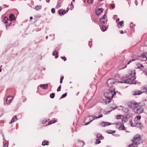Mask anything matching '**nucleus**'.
<instances>
[{
  "label": "nucleus",
  "instance_id": "nucleus-1",
  "mask_svg": "<svg viewBox=\"0 0 147 147\" xmlns=\"http://www.w3.org/2000/svg\"><path fill=\"white\" fill-rule=\"evenodd\" d=\"M128 106L130 108L133 110L135 113L140 114L144 111L143 107L145 106L144 103H137L134 101L129 102Z\"/></svg>",
  "mask_w": 147,
  "mask_h": 147
},
{
  "label": "nucleus",
  "instance_id": "nucleus-2",
  "mask_svg": "<svg viewBox=\"0 0 147 147\" xmlns=\"http://www.w3.org/2000/svg\"><path fill=\"white\" fill-rule=\"evenodd\" d=\"M129 74V75L128 76L123 77L121 80V81L119 82L126 83L136 84V82L134 81L135 78L134 77L136 74L135 71H131Z\"/></svg>",
  "mask_w": 147,
  "mask_h": 147
},
{
  "label": "nucleus",
  "instance_id": "nucleus-3",
  "mask_svg": "<svg viewBox=\"0 0 147 147\" xmlns=\"http://www.w3.org/2000/svg\"><path fill=\"white\" fill-rule=\"evenodd\" d=\"M115 90L114 88L109 89L107 92L104 93V96L106 98L105 100L106 104L110 102L113 96L116 94V92L114 91Z\"/></svg>",
  "mask_w": 147,
  "mask_h": 147
},
{
  "label": "nucleus",
  "instance_id": "nucleus-4",
  "mask_svg": "<svg viewBox=\"0 0 147 147\" xmlns=\"http://www.w3.org/2000/svg\"><path fill=\"white\" fill-rule=\"evenodd\" d=\"M143 142V140L141 139V136L140 135L137 134L134 137L133 143L135 145L137 146L138 144L142 143Z\"/></svg>",
  "mask_w": 147,
  "mask_h": 147
},
{
  "label": "nucleus",
  "instance_id": "nucleus-5",
  "mask_svg": "<svg viewBox=\"0 0 147 147\" xmlns=\"http://www.w3.org/2000/svg\"><path fill=\"white\" fill-rule=\"evenodd\" d=\"M108 86L109 89L114 88L115 85L117 84L115 80L114 79H109L107 82Z\"/></svg>",
  "mask_w": 147,
  "mask_h": 147
},
{
  "label": "nucleus",
  "instance_id": "nucleus-6",
  "mask_svg": "<svg viewBox=\"0 0 147 147\" xmlns=\"http://www.w3.org/2000/svg\"><path fill=\"white\" fill-rule=\"evenodd\" d=\"M103 109H101L100 112H96L94 113L93 116L90 115L91 117L92 118H95L96 119L99 118L103 117L101 113L102 112Z\"/></svg>",
  "mask_w": 147,
  "mask_h": 147
},
{
  "label": "nucleus",
  "instance_id": "nucleus-7",
  "mask_svg": "<svg viewBox=\"0 0 147 147\" xmlns=\"http://www.w3.org/2000/svg\"><path fill=\"white\" fill-rule=\"evenodd\" d=\"M100 22L102 24H107V18L106 14H104L102 18L100 19Z\"/></svg>",
  "mask_w": 147,
  "mask_h": 147
},
{
  "label": "nucleus",
  "instance_id": "nucleus-8",
  "mask_svg": "<svg viewBox=\"0 0 147 147\" xmlns=\"http://www.w3.org/2000/svg\"><path fill=\"white\" fill-rule=\"evenodd\" d=\"M3 22L6 24V26H9L11 23L10 20H9L8 18L7 17H5L3 20Z\"/></svg>",
  "mask_w": 147,
  "mask_h": 147
},
{
  "label": "nucleus",
  "instance_id": "nucleus-9",
  "mask_svg": "<svg viewBox=\"0 0 147 147\" xmlns=\"http://www.w3.org/2000/svg\"><path fill=\"white\" fill-rule=\"evenodd\" d=\"M117 127H118V129L119 130H125L126 129V127H124V125L121 123L119 124V123L117 124Z\"/></svg>",
  "mask_w": 147,
  "mask_h": 147
},
{
  "label": "nucleus",
  "instance_id": "nucleus-10",
  "mask_svg": "<svg viewBox=\"0 0 147 147\" xmlns=\"http://www.w3.org/2000/svg\"><path fill=\"white\" fill-rule=\"evenodd\" d=\"M134 122L136 127H141L142 126L141 123L139 120H137L134 119Z\"/></svg>",
  "mask_w": 147,
  "mask_h": 147
},
{
  "label": "nucleus",
  "instance_id": "nucleus-11",
  "mask_svg": "<svg viewBox=\"0 0 147 147\" xmlns=\"http://www.w3.org/2000/svg\"><path fill=\"white\" fill-rule=\"evenodd\" d=\"M111 123L109 122H103L100 123V125H102V127H105L106 126H109L111 125Z\"/></svg>",
  "mask_w": 147,
  "mask_h": 147
},
{
  "label": "nucleus",
  "instance_id": "nucleus-12",
  "mask_svg": "<svg viewBox=\"0 0 147 147\" xmlns=\"http://www.w3.org/2000/svg\"><path fill=\"white\" fill-rule=\"evenodd\" d=\"M13 99V98L11 96H8L7 97L6 102L7 104H9L11 102V100Z\"/></svg>",
  "mask_w": 147,
  "mask_h": 147
},
{
  "label": "nucleus",
  "instance_id": "nucleus-13",
  "mask_svg": "<svg viewBox=\"0 0 147 147\" xmlns=\"http://www.w3.org/2000/svg\"><path fill=\"white\" fill-rule=\"evenodd\" d=\"M40 86L43 89H46L48 87V84H40Z\"/></svg>",
  "mask_w": 147,
  "mask_h": 147
},
{
  "label": "nucleus",
  "instance_id": "nucleus-14",
  "mask_svg": "<svg viewBox=\"0 0 147 147\" xmlns=\"http://www.w3.org/2000/svg\"><path fill=\"white\" fill-rule=\"evenodd\" d=\"M58 49V48H56L55 49V50L54 51L53 54V55H55V58H57L58 57V56L57 55L58 53L57 51V50Z\"/></svg>",
  "mask_w": 147,
  "mask_h": 147
},
{
  "label": "nucleus",
  "instance_id": "nucleus-15",
  "mask_svg": "<svg viewBox=\"0 0 147 147\" xmlns=\"http://www.w3.org/2000/svg\"><path fill=\"white\" fill-rule=\"evenodd\" d=\"M120 107H122V110L124 112L126 113V114L128 113L129 110L127 108L123 107V106H121Z\"/></svg>",
  "mask_w": 147,
  "mask_h": 147
},
{
  "label": "nucleus",
  "instance_id": "nucleus-16",
  "mask_svg": "<svg viewBox=\"0 0 147 147\" xmlns=\"http://www.w3.org/2000/svg\"><path fill=\"white\" fill-rule=\"evenodd\" d=\"M142 90L143 92L147 94V86H144L142 87Z\"/></svg>",
  "mask_w": 147,
  "mask_h": 147
},
{
  "label": "nucleus",
  "instance_id": "nucleus-17",
  "mask_svg": "<svg viewBox=\"0 0 147 147\" xmlns=\"http://www.w3.org/2000/svg\"><path fill=\"white\" fill-rule=\"evenodd\" d=\"M102 8H98L97 9L96 11V15H98L100 13L102 12Z\"/></svg>",
  "mask_w": 147,
  "mask_h": 147
},
{
  "label": "nucleus",
  "instance_id": "nucleus-18",
  "mask_svg": "<svg viewBox=\"0 0 147 147\" xmlns=\"http://www.w3.org/2000/svg\"><path fill=\"white\" fill-rule=\"evenodd\" d=\"M96 137L98 140H103L104 138V137L100 134H98L97 135Z\"/></svg>",
  "mask_w": 147,
  "mask_h": 147
},
{
  "label": "nucleus",
  "instance_id": "nucleus-19",
  "mask_svg": "<svg viewBox=\"0 0 147 147\" xmlns=\"http://www.w3.org/2000/svg\"><path fill=\"white\" fill-rule=\"evenodd\" d=\"M78 144H80L79 146L80 147L83 146L85 144L84 142L82 141L78 140Z\"/></svg>",
  "mask_w": 147,
  "mask_h": 147
},
{
  "label": "nucleus",
  "instance_id": "nucleus-20",
  "mask_svg": "<svg viewBox=\"0 0 147 147\" xmlns=\"http://www.w3.org/2000/svg\"><path fill=\"white\" fill-rule=\"evenodd\" d=\"M66 13V11L65 10H63V11H62V10H59V15H62L64 14L65 13Z\"/></svg>",
  "mask_w": 147,
  "mask_h": 147
},
{
  "label": "nucleus",
  "instance_id": "nucleus-21",
  "mask_svg": "<svg viewBox=\"0 0 147 147\" xmlns=\"http://www.w3.org/2000/svg\"><path fill=\"white\" fill-rule=\"evenodd\" d=\"M9 18L10 20L11 21H13L15 20V19L14 15L12 14H11L10 15Z\"/></svg>",
  "mask_w": 147,
  "mask_h": 147
},
{
  "label": "nucleus",
  "instance_id": "nucleus-22",
  "mask_svg": "<svg viewBox=\"0 0 147 147\" xmlns=\"http://www.w3.org/2000/svg\"><path fill=\"white\" fill-rule=\"evenodd\" d=\"M123 23L124 22L123 21H121L119 22L117 25L119 28H120L119 26V25H120L121 27H122L123 26Z\"/></svg>",
  "mask_w": 147,
  "mask_h": 147
},
{
  "label": "nucleus",
  "instance_id": "nucleus-23",
  "mask_svg": "<svg viewBox=\"0 0 147 147\" xmlns=\"http://www.w3.org/2000/svg\"><path fill=\"white\" fill-rule=\"evenodd\" d=\"M17 120V119L16 118V116H14V117L11 120V121L10 122V123L11 124L12 123H13L14 121H16Z\"/></svg>",
  "mask_w": 147,
  "mask_h": 147
},
{
  "label": "nucleus",
  "instance_id": "nucleus-24",
  "mask_svg": "<svg viewBox=\"0 0 147 147\" xmlns=\"http://www.w3.org/2000/svg\"><path fill=\"white\" fill-rule=\"evenodd\" d=\"M115 130H108L107 131V132L109 134H113L115 132Z\"/></svg>",
  "mask_w": 147,
  "mask_h": 147
},
{
  "label": "nucleus",
  "instance_id": "nucleus-25",
  "mask_svg": "<svg viewBox=\"0 0 147 147\" xmlns=\"http://www.w3.org/2000/svg\"><path fill=\"white\" fill-rule=\"evenodd\" d=\"M132 116V114L131 113H128L126 114V117L127 118H129Z\"/></svg>",
  "mask_w": 147,
  "mask_h": 147
},
{
  "label": "nucleus",
  "instance_id": "nucleus-26",
  "mask_svg": "<svg viewBox=\"0 0 147 147\" xmlns=\"http://www.w3.org/2000/svg\"><path fill=\"white\" fill-rule=\"evenodd\" d=\"M142 92L140 91H135L133 94L134 95H139L141 94Z\"/></svg>",
  "mask_w": 147,
  "mask_h": 147
},
{
  "label": "nucleus",
  "instance_id": "nucleus-27",
  "mask_svg": "<svg viewBox=\"0 0 147 147\" xmlns=\"http://www.w3.org/2000/svg\"><path fill=\"white\" fill-rule=\"evenodd\" d=\"M90 117H91L90 116H88L87 117H85L84 120V122L86 123V122H87V120H88V121H90Z\"/></svg>",
  "mask_w": 147,
  "mask_h": 147
},
{
  "label": "nucleus",
  "instance_id": "nucleus-28",
  "mask_svg": "<svg viewBox=\"0 0 147 147\" xmlns=\"http://www.w3.org/2000/svg\"><path fill=\"white\" fill-rule=\"evenodd\" d=\"M101 29L103 32H104L107 29V27L105 25H102L101 28Z\"/></svg>",
  "mask_w": 147,
  "mask_h": 147
},
{
  "label": "nucleus",
  "instance_id": "nucleus-29",
  "mask_svg": "<svg viewBox=\"0 0 147 147\" xmlns=\"http://www.w3.org/2000/svg\"><path fill=\"white\" fill-rule=\"evenodd\" d=\"M129 123H130V125L132 127H136L135 124L134 122L133 123L132 121H130Z\"/></svg>",
  "mask_w": 147,
  "mask_h": 147
},
{
  "label": "nucleus",
  "instance_id": "nucleus-30",
  "mask_svg": "<svg viewBox=\"0 0 147 147\" xmlns=\"http://www.w3.org/2000/svg\"><path fill=\"white\" fill-rule=\"evenodd\" d=\"M144 67L143 65L141 64H138V68L141 69L144 68Z\"/></svg>",
  "mask_w": 147,
  "mask_h": 147
},
{
  "label": "nucleus",
  "instance_id": "nucleus-31",
  "mask_svg": "<svg viewBox=\"0 0 147 147\" xmlns=\"http://www.w3.org/2000/svg\"><path fill=\"white\" fill-rule=\"evenodd\" d=\"M90 118L91 119H93L91 120H90V121H89V122H87V123H86V125H87L88 124H89L90 123L91 121H93V120H94V119H95V118H92V117H90Z\"/></svg>",
  "mask_w": 147,
  "mask_h": 147
},
{
  "label": "nucleus",
  "instance_id": "nucleus-32",
  "mask_svg": "<svg viewBox=\"0 0 147 147\" xmlns=\"http://www.w3.org/2000/svg\"><path fill=\"white\" fill-rule=\"evenodd\" d=\"M49 142L48 141H44L42 142V145L43 146H45V145H48Z\"/></svg>",
  "mask_w": 147,
  "mask_h": 147
},
{
  "label": "nucleus",
  "instance_id": "nucleus-33",
  "mask_svg": "<svg viewBox=\"0 0 147 147\" xmlns=\"http://www.w3.org/2000/svg\"><path fill=\"white\" fill-rule=\"evenodd\" d=\"M55 93H54L51 94L50 95V97L51 98H54L55 97Z\"/></svg>",
  "mask_w": 147,
  "mask_h": 147
},
{
  "label": "nucleus",
  "instance_id": "nucleus-34",
  "mask_svg": "<svg viewBox=\"0 0 147 147\" xmlns=\"http://www.w3.org/2000/svg\"><path fill=\"white\" fill-rule=\"evenodd\" d=\"M41 8V6H37L35 9L37 10H38Z\"/></svg>",
  "mask_w": 147,
  "mask_h": 147
},
{
  "label": "nucleus",
  "instance_id": "nucleus-35",
  "mask_svg": "<svg viewBox=\"0 0 147 147\" xmlns=\"http://www.w3.org/2000/svg\"><path fill=\"white\" fill-rule=\"evenodd\" d=\"M137 146V145H135L134 143H132L128 146V147H136Z\"/></svg>",
  "mask_w": 147,
  "mask_h": 147
},
{
  "label": "nucleus",
  "instance_id": "nucleus-36",
  "mask_svg": "<svg viewBox=\"0 0 147 147\" xmlns=\"http://www.w3.org/2000/svg\"><path fill=\"white\" fill-rule=\"evenodd\" d=\"M67 93H66L63 94L62 95V96H61V97L60 99L62 98H65L67 96Z\"/></svg>",
  "mask_w": 147,
  "mask_h": 147
},
{
  "label": "nucleus",
  "instance_id": "nucleus-37",
  "mask_svg": "<svg viewBox=\"0 0 147 147\" xmlns=\"http://www.w3.org/2000/svg\"><path fill=\"white\" fill-rule=\"evenodd\" d=\"M111 112V111H106L104 110H103L102 111V112L104 114H107L108 113H109Z\"/></svg>",
  "mask_w": 147,
  "mask_h": 147
},
{
  "label": "nucleus",
  "instance_id": "nucleus-38",
  "mask_svg": "<svg viewBox=\"0 0 147 147\" xmlns=\"http://www.w3.org/2000/svg\"><path fill=\"white\" fill-rule=\"evenodd\" d=\"M141 118V117L140 116H138L136 117H135V119H136L137 120H139Z\"/></svg>",
  "mask_w": 147,
  "mask_h": 147
},
{
  "label": "nucleus",
  "instance_id": "nucleus-39",
  "mask_svg": "<svg viewBox=\"0 0 147 147\" xmlns=\"http://www.w3.org/2000/svg\"><path fill=\"white\" fill-rule=\"evenodd\" d=\"M61 6V4L59 3H58L56 7V8L57 9H58L59 7H60Z\"/></svg>",
  "mask_w": 147,
  "mask_h": 147
},
{
  "label": "nucleus",
  "instance_id": "nucleus-40",
  "mask_svg": "<svg viewBox=\"0 0 147 147\" xmlns=\"http://www.w3.org/2000/svg\"><path fill=\"white\" fill-rule=\"evenodd\" d=\"M142 57L143 58V59H142V60L144 61H146L147 60V57L145 56H142Z\"/></svg>",
  "mask_w": 147,
  "mask_h": 147
},
{
  "label": "nucleus",
  "instance_id": "nucleus-41",
  "mask_svg": "<svg viewBox=\"0 0 147 147\" xmlns=\"http://www.w3.org/2000/svg\"><path fill=\"white\" fill-rule=\"evenodd\" d=\"M55 122H54V120H51L48 123V125H50L51 124H52V123H54Z\"/></svg>",
  "mask_w": 147,
  "mask_h": 147
},
{
  "label": "nucleus",
  "instance_id": "nucleus-42",
  "mask_svg": "<svg viewBox=\"0 0 147 147\" xmlns=\"http://www.w3.org/2000/svg\"><path fill=\"white\" fill-rule=\"evenodd\" d=\"M115 7V4H111L110 5V6L109 7V8H110L111 7L113 9H114Z\"/></svg>",
  "mask_w": 147,
  "mask_h": 147
},
{
  "label": "nucleus",
  "instance_id": "nucleus-43",
  "mask_svg": "<svg viewBox=\"0 0 147 147\" xmlns=\"http://www.w3.org/2000/svg\"><path fill=\"white\" fill-rule=\"evenodd\" d=\"M64 78V76H62L60 78V83H62V81L63 80Z\"/></svg>",
  "mask_w": 147,
  "mask_h": 147
},
{
  "label": "nucleus",
  "instance_id": "nucleus-44",
  "mask_svg": "<svg viewBox=\"0 0 147 147\" xmlns=\"http://www.w3.org/2000/svg\"><path fill=\"white\" fill-rule=\"evenodd\" d=\"M61 85H60L59 87H58V88L57 89V92L61 90Z\"/></svg>",
  "mask_w": 147,
  "mask_h": 147
},
{
  "label": "nucleus",
  "instance_id": "nucleus-45",
  "mask_svg": "<svg viewBox=\"0 0 147 147\" xmlns=\"http://www.w3.org/2000/svg\"><path fill=\"white\" fill-rule=\"evenodd\" d=\"M94 0H87V2L89 4L92 3Z\"/></svg>",
  "mask_w": 147,
  "mask_h": 147
},
{
  "label": "nucleus",
  "instance_id": "nucleus-46",
  "mask_svg": "<svg viewBox=\"0 0 147 147\" xmlns=\"http://www.w3.org/2000/svg\"><path fill=\"white\" fill-rule=\"evenodd\" d=\"M100 142H101L100 141V140H98V139H97L96 140V144H99L100 143Z\"/></svg>",
  "mask_w": 147,
  "mask_h": 147
},
{
  "label": "nucleus",
  "instance_id": "nucleus-47",
  "mask_svg": "<svg viewBox=\"0 0 147 147\" xmlns=\"http://www.w3.org/2000/svg\"><path fill=\"white\" fill-rule=\"evenodd\" d=\"M123 122H126L127 121V119L126 118L123 119L122 120Z\"/></svg>",
  "mask_w": 147,
  "mask_h": 147
},
{
  "label": "nucleus",
  "instance_id": "nucleus-48",
  "mask_svg": "<svg viewBox=\"0 0 147 147\" xmlns=\"http://www.w3.org/2000/svg\"><path fill=\"white\" fill-rule=\"evenodd\" d=\"M134 26V24L133 23H131L130 25V28H133Z\"/></svg>",
  "mask_w": 147,
  "mask_h": 147
},
{
  "label": "nucleus",
  "instance_id": "nucleus-49",
  "mask_svg": "<svg viewBox=\"0 0 147 147\" xmlns=\"http://www.w3.org/2000/svg\"><path fill=\"white\" fill-rule=\"evenodd\" d=\"M51 11L53 13H54L55 12V10L54 8H52L51 9Z\"/></svg>",
  "mask_w": 147,
  "mask_h": 147
},
{
  "label": "nucleus",
  "instance_id": "nucleus-50",
  "mask_svg": "<svg viewBox=\"0 0 147 147\" xmlns=\"http://www.w3.org/2000/svg\"><path fill=\"white\" fill-rule=\"evenodd\" d=\"M135 61V59H132V60H130L129 61H128L127 62V64H129L131 62Z\"/></svg>",
  "mask_w": 147,
  "mask_h": 147
},
{
  "label": "nucleus",
  "instance_id": "nucleus-51",
  "mask_svg": "<svg viewBox=\"0 0 147 147\" xmlns=\"http://www.w3.org/2000/svg\"><path fill=\"white\" fill-rule=\"evenodd\" d=\"M61 58L62 59L64 60V61H65L66 60V58L65 57H61Z\"/></svg>",
  "mask_w": 147,
  "mask_h": 147
},
{
  "label": "nucleus",
  "instance_id": "nucleus-52",
  "mask_svg": "<svg viewBox=\"0 0 147 147\" xmlns=\"http://www.w3.org/2000/svg\"><path fill=\"white\" fill-rule=\"evenodd\" d=\"M8 144L7 143H4L3 145V147H7Z\"/></svg>",
  "mask_w": 147,
  "mask_h": 147
},
{
  "label": "nucleus",
  "instance_id": "nucleus-53",
  "mask_svg": "<svg viewBox=\"0 0 147 147\" xmlns=\"http://www.w3.org/2000/svg\"><path fill=\"white\" fill-rule=\"evenodd\" d=\"M88 45L90 47L91 45H92V43L91 42L89 41V42Z\"/></svg>",
  "mask_w": 147,
  "mask_h": 147
},
{
  "label": "nucleus",
  "instance_id": "nucleus-54",
  "mask_svg": "<svg viewBox=\"0 0 147 147\" xmlns=\"http://www.w3.org/2000/svg\"><path fill=\"white\" fill-rule=\"evenodd\" d=\"M135 4L136 5V6H137L138 4V2H137V0H135Z\"/></svg>",
  "mask_w": 147,
  "mask_h": 147
},
{
  "label": "nucleus",
  "instance_id": "nucleus-55",
  "mask_svg": "<svg viewBox=\"0 0 147 147\" xmlns=\"http://www.w3.org/2000/svg\"><path fill=\"white\" fill-rule=\"evenodd\" d=\"M117 119H120V115H117Z\"/></svg>",
  "mask_w": 147,
  "mask_h": 147
},
{
  "label": "nucleus",
  "instance_id": "nucleus-56",
  "mask_svg": "<svg viewBox=\"0 0 147 147\" xmlns=\"http://www.w3.org/2000/svg\"><path fill=\"white\" fill-rule=\"evenodd\" d=\"M93 22L95 23H96L97 22L96 20V19H94L93 20Z\"/></svg>",
  "mask_w": 147,
  "mask_h": 147
},
{
  "label": "nucleus",
  "instance_id": "nucleus-57",
  "mask_svg": "<svg viewBox=\"0 0 147 147\" xmlns=\"http://www.w3.org/2000/svg\"><path fill=\"white\" fill-rule=\"evenodd\" d=\"M119 18L117 19L116 21V22H118L119 21Z\"/></svg>",
  "mask_w": 147,
  "mask_h": 147
},
{
  "label": "nucleus",
  "instance_id": "nucleus-58",
  "mask_svg": "<svg viewBox=\"0 0 147 147\" xmlns=\"http://www.w3.org/2000/svg\"><path fill=\"white\" fill-rule=\"evenodd\" d=\"M120 33L121 34H123V31L122 30H121V31H120Z\"/></svg>",
  "mask_w": 147,
  "mask_h": 147
},
{
  "label": "nucleus",
  "instance_id": "nucleus-59",
  "mask_svg": "<svg viewBox=\"0 0 147 147\" xmlns=\"http://www.w3.org/2000/svg\"><path fill=\"white\" fill-rule=\"evenodd\" d=\"M46 2L48 3H49L50 2V0H46Z\"/></svg>",
  "mask_w": 147,
  "mask_h": 147
},
{
  "label": "nucleus",
  "instance_id": "nucleus-60",
  "mask_svg": "<svg viewBox=\"0 0 147 147\" xmlns=\"http://www.w3.org/2000/svg\"><path fill=\"white\" fill-rule=\"evenodd\" d=\"M74 8V6L72 5L71 7V10H72Z\"/></svg>",
  "mask_w": 147,
  "mask_h": 147
},
{
  "label": "nucleus",
  "instance_id": "nucleus-61",
  "mask_svg": "<svg viewBox=\"0 0 147 147\" xmlns=\"http://www.w3.org/2000/svg\"><path fill=\"white\" fill-rule=\"evenodd\" d=\"M30 19L31 20H32L33 19V17L32 16H31L30 17Z\"/></svg>",
  "mask_w": 147,
  "mask_h": 147
},
{
  "label": "nucleus",
  "instance_id": "nucleus-62",
  "mask_svg": "<svg viewBox=\"0 0 147 147\" xmlns=\"http://www.w3.org/2000/svg\"><path fill=\"white\" fill-rule=\"evenodd\" d=\"M2 9V7L1 6H0V11H1Z\"/></svg>",
  "mask_w": 147,
  "mask_h": 147
},
{
  "label": "nucleus",
  "instance_id": "nucleus-63",
  "mask_svg": "<svg viewBox=\"0 0 147 147\" xmlns=\"http://www.w3.org/2000/svg\"><path fill=\"white\" fill-rule=\"evenodd\" d=\"M71 6H72V5H73V4L72 3V2H71Z\"/></svg>",
  "mask_w": 147,
  "mask_h": 147
},
{
  "label": "nucleus",
  "instance_id": "nucleus-64",
  "mask_svg": "<svg viewBox=\"0 0 147 147\" xmlns=\"http://www.w3.org/2000/svg\"><path fill=\"white\" fill-rule=\"evenodd\" d=\"M145 75L147 76V71L145 72Z\"/></svg>",
  "mask_w": 147,
  "mask_h": 147
}]
</instances>
